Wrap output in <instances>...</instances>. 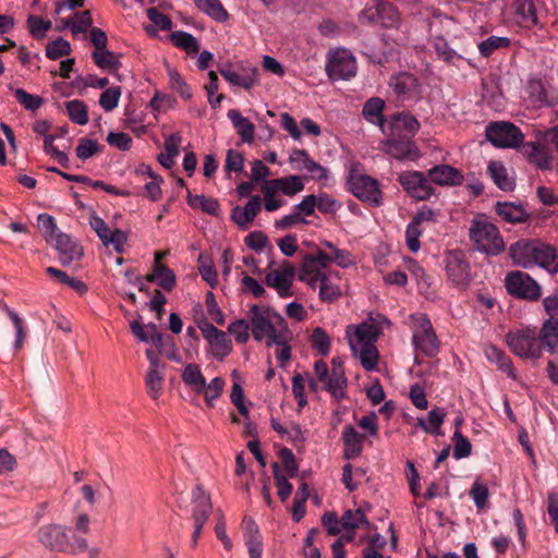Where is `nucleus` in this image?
I'll list each match as a JSON object with an SVG mask.
<instances>
[{
	"label": "nucleus",
	"instance_id": "obj_1",
	"mask_svg": "<svg viewBox=\"0 0 558 558\" xmlns=\"http://www.w3.org/2000/svg\"><path fill=\"white\" fill-rule=\"evenodd\" d=\"M252 335L255 340L263 341L267 347H275V356L280 367L291 359V347L288 344L290 330L282 316L268 307L254 304L247 312Z\"/></svg>",
	"mask_w": 558,
	"mask_h": 558
},
{
	"label": "nucleus",
	"instance_id": "obj_2",
	"mask_svg": "<svg viewBox=\"0 0 558 558\" xmlns=\"http://www.w3.org/2000/svg\"><path fill=\"white\" fill-rule=\"evenodd\" d=\"M389 325L390 322L385 315L369 312L361 324L347 327V337L352 353L366 371L376 368L379 353L375 343Z\"/></svg>",
	"mask_w": 558,
	"mask_h": 558
},
{
	"label": "nucleus",
	"instance_id": "obj_3",
	"mask_svg": "<svg viewBox=\"0 0 558 558\" xmlns=\"http://www.w3.org/2000/svg\"><path fill=\"white\" fill-rule=\"evenodd\" d=\"M469 235L481 253L497 256L505 251L506 245L498 228L484 217L472 220Z\"/></svg>",
	"mask_w": 558,
	"mask_h": 558
},
{
	"label": "nucleus",
	"instance_id": "obj_4",
	"mask_svg": "<svg viewBox=\"0 0 558 558\" xmlns=\"http://www.w3.org/2000/svg\"><path fill=\"white\" fill-rule=\"evenodd\" d=\"M412 330V344L417 354L435 356L439 352L440 343L433 328L430 319L425 314L410 316Z\"/></svg>",
	"mask_w": 558,
	"mask_h": 558
},
{
	"label": "nucleus",
	"instance_id": "obj_5",
	"mask_svg": "<svg viewBox=\"0 0 558 558\" xmlns=\"http://www.w3.org/2000/svg\"><path fill=\"white\" fill-rule=\"evenodd\" d=\"M506 342L510 350L522 359L537 360L542 356V344L534 327L510 330L506 335Z\"/></svg>",
	"mask_w": 558,
	"mask_h": 558
},
{
	"label": "nucleus",
	"instance_id": "obj_6",
	"mask_svg": "<svg viewBox=\"0 0 558 558\" xmlns=\"http://www.w3.org/2000/svg\"><path fill=\"white\" fill-rule=\"evenodd\" d=\"M357 70L356 59L351 50L336 48L328 52L326 72L330 80H350Z\"/></svg>",
	"mask_w": 558,
	"mask_h": 558
},
{
	"label": "nucleus",
	"instance_id": "obj_7",
	"mask_svg": "<svg viewBox=\"0 0 558 558\" xmlns=\"http://www.w3.org/2000/svg\"><path fill=\"white\" fill-rule=\"evenodd\" d=\"M289 162L294 170L305 172L308 179L322 182L324 186H330L335 181L330 170L316 162L305 149H293Z\"/></svg>",
	"mask_w": 558,
	"mask_h": 558
},
{
	"label": "nucleus",
	"instance_id": "obj_8",
	"mask_svg": "<svg viewBox=\"0 0 558 558\" xmlns=\"http://www.w3.org/2000/svg\"><path fill=\"white\" fill-rule=\"evenodd\" d=\"M347 185L348 190L360 201L373 207L383 204V192L376 179L367 174L350 173Z\"/></svg>",
	"mask_w": 558,
	"mask_h": 558
},
{
	"label": "nucleus",
	"instance_id": "obj_9",
	"mask_svg": "<svg viewBox=\"0 0 558 558\" xmlns=\"http://www.w3.org/2000/svg\"><path fill=\"white\" fill-rule=\"evenodd\" d=\"M219 73L230 85L242 87L245 90L252 89L259 82L257 66L247 61H241L234 65L230 63L220 65Z\"/></svg>",
	"mask_w": 558,
	"mask_h": 558
},
{
	"label": "nucleus",
	"instance_id": "obj_10",
	"mask_svg": "<svg viewBox=\"0 0 558 558\" xmlns=\"http://www.w3.org/2000/svg\"><path fill=\"white\" fill-rule=\"evenodd\" d=\"M507 292L517 299L537 301L542 295L539 283L529 274L521 270H513L505 278Z\"/></svg>",
	"mask_w": 558,
	"mask_h": 558
},
{
	"label": "nucleus",
	"instance_id": "obj_11",
	"mask_svg": "<svg viewBox=\"0 0 558 558\" xmlns=\"http://www.w3.org/2000/svg\"><path fill=\"white\" fill-rule=\"evenodd\" d=\"M488 142L499 148H514L523 142L521 130L511 122H492L486 126Z\"/></svg>",
	"mask_w": 558,
	"mask_h": 558
},
{
	"label": "nucleus",
	"instance_id": "obj_12",
	"mask_svg": "<svg viewBox=\"0 0 558 558\" xmlns=\"http://www.w3.org/2000/svg\"><path fill=\"white\" fill-rule=\"evenodd\" d=\"M192 518L194 520V532L192 534V547H196L204 524L207 522L213 505L210 496L204 490L202 485H197L192 490Z\"/></svg>",
	"mask_w": 558,
	"mask_h": 558
},
{
	"label": "nucleus",
	"instance_id": "obj_13",
	"mask_svg": "<svg viewBox=\"0 0 558 558\" xmlns=\"http://www.w3.org/2000/svg\"><path fill=\"white\" fill-rule=\"evenodd\" d=\"M71 530L61 524L49 523L37 530V541L47 549L58 553H68L70 549Z\"/></svg>",
	"mask_w": 558,
	"mask_h": 558
},
{
	"label": "nucleus",
	"instance_id": "obj_14",
	"mask_svg": "<svg viewBox=\"0 0 558 558\" xmlns=\"http://www.w3.org/2000/svg\"><path fill=\"white\" fill-rule=\"evenodd\" d=\"M328 254L317 251L315 254L304 256L298 278L300 281L315 289L318 282L327 276Z\"/></svg>",
	"mask_w": 558,
	"mask_h": 558
},
{
	"label": "nucleus",
	"instance_id": "obj_15",
	"mask_svg": "<svg viewBox=\"0 0 558 558\" xmlns=\"http://www.w3.org/2000/svg\"><path fill=\"white\" fill-rule=\"evenodd\" d=\"M359 20L361 23L376 24L385 28H396L401 21L398 10L388 2H380L375 8L363 10Z\"/></svg>",
	"mask_w": 558,
	"mask_h": 558
},
{
	"label": "nucleus",
	"instance_id": "obj_16",
	"mask_svg": "<svg viewBox=\"0 0 558 558\" xmlns=\"http://www.w3.org/2000/svg\"><path fill=\"white\" fill-rule=\"evenodd\" d=\"M398 181L403 190L417 201H426L435 192L428 175L421 171H403L399 174Z\"/></svg>",
	"mask_w": 558,
	"mask_h": 558
},
{
	"label": "nucleus",
	"instance_id": "obj_17",
	"mask_svg": "<svg viewBox=\"0 0 558 558\" xmlns=\"http://www.w3.org/2000/svg\"><path fill=\"white\" fill-rule=\"evenodd\" d=\"M448 280L456 287L465 288L470 282V264L461 251H449L444 257Z\"/></svg>",
	"mask_w": 558,
	"mask_h": 558
},
{
	"label": "nucleus",
	"instance_id": "obj_18",
	"mask_svg": "<svg viewBox=\"0 0 558 558\" xmlns=\"http://www.w3.org/2000/svg\"><path fill=\"white\" fill-rule=\"evenodd\" d=\"M199 329L214 359L222 361L232 352V341L225 331L208 322L201 324Z\"/></svg>",
	"mask_w": 558,
	"mask_h": 558
},
{
	"label": "nucleus",
	"instance_id": "obj_19",
	"mask_svg": "<svg viewBox=\"0 0 558 558\" xmlns=\"http://www.w3.org/2000/svg\"><path fill=\"white\" fill-rule=\"evenodd\" d=\"M295 278L294 267L287 260L278 269L266 274L265 283L267 287L277 291L282 299L292 295L291 288Z\"/></svg>",
	"mask_w": 558,
	"mask_h": 558
},
{
	"label": "nucleus",
	"instance_id": "obj_20",
	"mask_svg": "<svg viewBox=\"0 0 558 558\" xmlns=\"http://www.w3.org/2000/svg\"><path fill=\"white\" fill-rule=\"evenodd\" d=\"M389 87L401 100L417 99L421 95V85L417 78L408 72H400L389 80Z\"/></svg>",
	"mask_w": 558,
	"mask_h": 558
},
{
	"label": "nucleus",
	"instance_id": "obj_21",
	"mask_svg": "<svg viewBox=\"0 0 558 558\" xmlns=\"http://www.w3.org/2000/svg\"><path fill=\"white\" fill-rule=\"evenodd\" d=\"M538 241L519 240L511 244L509 254L514 265L522 268L535 266V254H537Z\"/></svg>",
	"mask_w": 558,
	"mask_h": 558
},
{
	"label": "nucleus",
	"instance_id": "obj_22",
	"mask_svg": "<svg viewBox=\"0 0 558 558\" xmlns=\"http://www.w3.org/2000/svg\"><path fill=\"white\" fill-rule=\"evenodd\" d=\"M50 244L58 251L60 262L63 266H69L72 262L78 259L83 255L82 246L70 235L61 231L56 235V238H53V241Z\"/></svg>",
	"mask_w": 558,
	"mask_h": 558
},
{
	"label": "nucleus",
	"instance_id": "obj_23",
	"mask_svg": "<svg viewBox=\"0 0 558 558\" xmlns=\"http://www.w3.org/2000/svg\"><path fill=\"white\" fill-rule=\"evenodd\" d=\"M429 182L439 186H459L463 183L464 177L460 170L449 165H438L427 172Z\"/></svg>",
	"mask_w": 558,
	"mask_h": 558
},
{
	"label": "nucleus",
	"instance_id": "obj_24",
	"mask_svg": "<svg viewBox=\"0 0 558 558\" xmlns=\"http://www.w3.org/2000/svg\"><path fill=\"white\" fill-rule=\"evenodd\" d=\"M260 197L258 195H253L250 197L245 206H235L231 210V219L240 229L245 230L254 221L260 210Z\"/></svg>",
	"mask_w": 558,
	"mask_h": 558
},
{
	"label": "nucleus",
	"instance_id": "obj_25",
	"mask_svg": "<svg viewBox=\"0 0 558 558\" xmlns=\"http://www.w3.org/2000/svg\"><path fill=\"white\" fill-rule=\"evenodd\" d=\"M385 149L388 155L398 160H417L421 157L420 149L411 140H387Z\"/></svg>",
	"mask_w": 558,
	"mask_h": 558
},
{
	"label": "nucleus",
	"instance_id": "obj_26",
	"mask_svg": "<svg viewBox=\"0 0 558 558\" xmlns=\"http://www.w3.org/2000/svg\"><path fill=\"white\" fill-rule=\"evenodd\" d=\"M242 526L250 558H262L263 539L255 520L245 515L242 520Z\"/></svg>",
	"mask_w": 558,
	"mask_h": 558
},
{
	"label": "nucleus",
	"instance_id": "obj_27",
	"mask_svg": "<svg viewBox=\"0 0 558 558\" xmlns=\"http://www.w3.org/2000/svg\"><path fill=\"white\" fill-rule=\"evenodd\" d=\"M385 106L381 98L373 97L363 105L362 116L367 122L377 125L384 134H388L389 121L384 117Z\"/></svg>",
	"mask_w": 558,
	"mask_h": 558
},
{
	"label": "nucleus",
	"instance_id": "obj_28",
	"mask_svg": "<svg viewBox=\"0 0 558 558\" xmlns=\"http://www.w3.org/2000/svg\"><path fill=\"white\" fill-rule=\"evenodd\" d=\"M542 350L555 354L558 353V318H547L543 322L537 332Z\"/></svg>",
	"mask_w": 558,
	"mask_h": 558
},
{
	"label": "nucleus",
	"instance_id": "obj_29",
	"mask_svg": "<svg viewBox=\"0 0 558 558\" xmlns=\"http://www.w3.org/2000/svg\"><path fill=\"white\" fill-rule=\"evenodd\" d=\"M535 266L551 275L558 274V250L555 246L538 241Z\"/></svg>",
	"mask_w": 558,
	"mask_h": 558
},
{
	"label": "nucleus",
	"instance_id": "obj_30",
	"mask_svg": "<svg viewBox=\"0 0 558 558\" xmlns=\"http://www.w3.org/2000/svg\"><path fill=\"white\" fill-rule=\"evenodd\" d=\"M365 436L360 434L354 426L347 425L342 430V440L344 445L343 457L347 460L357 458L362 452V445Z\"/></svg>",
	"mask_w": 558,
	"mask_h": 558
},
{
	"label": "nucleus",
	"instance_id": "obj_31",
	"mask_svg": "<svg viewBox=\"0 0 558 558\" xmlns=\"http://www.w3.org/2000/svg\"><path fill=\"white\" fill-rule=\"evenodd\" d=\"M228 119L231 121L238 135L243 143L252 144L255 136V125L236 109H230L227 112Z\"/></svg>",
	"mask_w": 558,
	"mask_h": 558
},
{
	"label": "nucleus",
	"instance_id": "obj_32",
	"mask_svg": "<svg viewBox=\"0 0 558 558\" xmlns=\"http://www.w3.org/2000/svg\"><path fill=\"white\" fill-rule=\"evenodd\" d=\"M523 155L530 162L539 169H549L551 166V157L547 148L536 142H529L522 146Z\"/></svg>",
	"mask_w": 558,
	"mask_h": 558
},
{
	"label": "nucleus",
	"instance_id": "obj_33",
	"mask_svg": "<svg viewBox=\"0 0 558 558\" xmlns=\"http://www.w3.org/2000/svg\"><path fill=\"white\" fill-rule=\"evenodd\" d=\"M487 172L494 183L502 191L510 192L515 187V181L501 161L493 160L487 166Z\"/></svg>",
	"mask_w": 558,
	"mask_h": 558
},
{
	"label": "nucleus",
	"instance_id": "obj_34",
	"mask_svg": "<svg viewBox=\"0 0 558 558\" xmlns=\"http://www.w3.org/2000/svg\"><path fill=\"white\" fill-rule=\"evenodd\" d=\"M484 354L488 361L495 363L497 367L501 372L506 373L510 379L515 380V374L512 362L510 357L505 354L504 351H501L494 344H488L484 349Z\"/></svg>",
	"mask_w": 558,
	"mask_h": 558
},
{
	"label": "nucleus",
	"instance_id": "obj_35",
	"mask_svg": "<svg viewBox=\"0 0 558 558\" xmlns=\"http://www.w3.org/2000/svg\"><path fill=\"white\" fill-rule=\"evenodd\" d=\"M0 310L3 311L10 320L13 324V327L15 329V340L13 343V348L15 351H19L27 337V329L25 327L24 319L15 312L13 308L8 306L7 303L0 301Z\"/></svg>",
	"mask_w": 558,
	"mask_h": 558
},
{
	"label": "nucleus",
	"instance_id": "obj_36",
	"mask_svg": "<svg viewBox=\"0 0 558 558\" xmlns=\"http://www.w3.org/2000/svg\"><path fill=\"white\" fill-rule=\"evenodd\" d=\"M497 214L507 222H522L527 218V213L520 204L500 203L496 204Z\"/></svg>",
	"mask_w": 558,
	"mask_h": 558
},
{
	"label": "nucleus",
	"instance_id": "obj_37",
	"mask_svg": "<svg viewBox=\"0 0 558 558\" xmlns=\"http://www.w3.org/2000/svg\"><path fill=\"white\" fill-rule=\"evenodd\" d=\"M146 280L148 282L156 281L161 289L170 291L175 284L177 277L169 267L157 264L154 266L153 274L148 275Z\"/></svg>",
	"mask_w": 558,
	"mask_h": 558
},
{
	"label": "nucleus",
	"instance_id": "obj_38",
	"mask_svg": "<svg viewBox=\"0 0 558 558\" xmlns=\"http://www.w3.org/2000/svg\"><path fill=\"white\" fill-rule=\"evenodd\" d=\"M196 8L217 22H226L229 17L227 10L219 0H193Z\"/></svg>",
	"mask_w": 558,
	"mask_h": 558
},
{
	"label": "nucleus",
	"instance_id": "obj_39",
	"mask_svg": "<svg viewBox=\"0 0 558 558\" xmlns=\"http://www.w3.org/2000/svg\"><path fill=\"white\" fill-rule=\"evenodd\" d=\"M420 126V122L413 114L404 112L391 116L388 123V128H390L391 131L395 129H402L409 132L412 136L417 133Z\"/></svg>",
	"mask_w": 558,
	"mask_h": 558
},
{
	"label": "nucleus",
	"instance_id": "obj_40",
	"mask_svg": "<svg viewBox=\"0 0 558 558\" xmlns=\"http://www.w3.org/2000/svg\"><path fill=\"white\" fill-rule=\"evenodd\" d=\"M61 177L70 182H76L82 184H88L94 189H101L106 191L109 194L117 195V196H125L128 195L126 192L118 190L116 186L105 183L104 181H93L90 178L86 175H77V174H70V173H61Z\"/></svg>",
	"mask_w": 558,
	"mask_h": 558
},
{
	"label": "nucleus",
	"instance_id": "obj_41",
	"mask_svg": "<svg viewBox=\"0 0 558 558\" xmlns=\"http://www.w3.org/2000/svg\"><path fill=\"white\" fill-rule=\"evenodd\" d=\"M92 58L101 70L113 71L121 66L120 56L110 50H94Z\"/></svg>",
	"mask_w": 558,
	"mask_h": 558
},
{
	"label": "nucleus",
	"instance_id": "obj_42",
	"mask_svg": "<svg viewBox=\"0 0 558 558\" xmlns=\"http://www.w3.org/2000/svg\"><path fill=\"white\" fill-rule=\"evenodd\" d=\"M187 204L191 207H198L202 211L211 215L217 216L219 211V203L217 199L213 197L205 196L203 194L201 195H192L190 192L187 193L186 197Z\"/></svg>",
	"mask_w": 558,
	"mask_h": 558
},
{
	"label": "nucleus",
	"instance_id": "obj_43",
	"mask_svg": "<svg viewBox=\"0 0 558 558\" xmlns=\"http://www.w3.org/2000/svg\"><path fill=\"white\" fill-rule=\"evenodd\" d=\"M510 46V39L505 36H489L488 38L482 40L478 45V51L482 57L488 58L496 50L505 49Z\"/></svg>",
	"mask_w": 558,
	"mask_h": 558
},
{
	"label": "nucleus",
	"instance_id": "obj_44",
	"mask_svg": "<svg viewBox=\"0 0 558 558\" xmlns=\"http://www.w3.org/2000/svg\"><path fill=\"white\" fill-rule=\"evenodd\" d=\"M275 182H278L277 186H279V192L286 196H294L304 190V182L300 175L293 174L278 178L275 179Z\"/></svg>",
	"mask_w": 558,
	"mask_h": 558
},
{
	"label": "nucleus",
	"instance_id": "obj_45",
	"mask_svg": "<svg viewBox=\"0 0 558 558\" xmlns=\"http://www.w3.org/2000/svg\"><path fill=\"white\" fill-rule=\"evenodd\" d=\"M526 93L529 94L531 101L535 106L543 107V106L550 105V102L547 98L546 89L541 80H537V78L529 80L527 85H526Z\"/></svg>",
	"mask_w": 558,
	"mask_h": 558
},
{
	"label": "nucleus",
	"instance_id": "obj_46",
	"mask_svg": "<svg viewBox=\"0 0 558 558\" xmlns=\"http://www.w3.org/2000/svg\"><path fill=\"white\" fill-rule=\"evenodd\" d=\"M13 92H14L16 101L25 110L34 112V111L38 110L44 104V99L40 96L29 94L23 88H15V89H13Z\"/></svg>",
	"mask_w": 558,
	"mask_h": 558
},
{
	"label": "nucleus",
	"instance_id": "obj_47",
	"mask_svg": "<svg viewBox=\"0 0 558 558\" xmlns=\"http://www.w3.org/2000/svg\"><path fill=\"white\" fill-rule=\"evenodd\" d=\"M66 111L72 122L78 125H85L88 122L87 108L81 100H71L66 102Z\"/></svg>",
	"mask_w": 558,
	"mask_h": 558
},
{
	"label": "nucleus",
	"instance_id": "obj_48",
	"mask_svg": "<svg viewBox=\"0 0 558 558\" xmlns=\"http://www.w3.org/2000/svg\"><path fill=\"white\" fill-rule=\"evenodd\" d=\"M37 225L48 243H52L53 238L60 232L54 218L49 214H40L37 217Z\"/></svg>",
	"mask_w": 558,
	"mask_h": 558
},
{
	"label": "nucleus",
	"instance_id": "obj_49",
	"mask_svg": "<svg viewBox=\"0 0 558 558\" xmlns=\"http://www.w3.org/2000/svg\"><path fill=\"white\" fill-rule=\"evenodd\" d=\"M171 38L177 47L187 52H197L199 50L197 39L190 33L178 31L172 33Z\"/></svg>",
	"mask_w": 558,
	"mask_h": 558
},
{
	"label": "nucleus",
	"instance_id": "obj_50",
	"mask_svg": "<svg viewBox=\"0 0 558 558\" xmlns=\"http://www.w3.org/2000/svg\"><path fill=\"white\" fill-rule=\"evenodd\" d=\"M93 23L92 14L89 11H82L75 14L74 20H69L65 26L70 28L73 35H77L87 31Z\"/></svg>",
	"mask_w": 558,
	"mask_h": 558
},
{
	"label": "nucleus",
	"instance_id": "obj_51",
	"mask_svg": "<svg viewBox=\"0 0 558 558\" xmlns=\"http://www.w3.org/2000/svg\"><path fill=\"white\" fill-rule=\"evenodd\" d=\"M248 330H251V324L248 318L247 319H235L232 322L229 327L228 331L230 335H232L238 343H246L250 337Z\"/></svg>",
	"mask_w": 558,
	"mask_h": 558
},
{
	"label": "nucleus",
	"instance_id": "obj_52",
	"mask_svg": "<svg viewBox=\"0 0 558 558\" xmlns=\"http://www.w3.org/2000/svg\"><path fill=\"white\" fill-rule=\"evenodd\" d=\"M452 439L454 440L453 457L457 460L468 458L472 452L470 440L462 435L460 429H454Z\"/></svg>",
	"mask_w": 558,
	"mask_h": 558
},
{
	"label": "nucleus",
	"instance_id": "obj_53",
	"mask_svg": "<svg viewBox=\"0 0 558 558\" xmlns=\"http://www.w3.org/2000/svg\"><path fill=\"white\" fill-rule=\"evenodd\" d=\"M342 204L327 193H319L316 195V208L322 214H336Z\"/></svg>",
	"mask_w": 558,
	"mask_h": 558
},
{
	"label": "nucleus",
	"instance_id": "obj_54",
	"mask_svg": "<svg viewBox=\"0 0 558 558\" xmlns=\"http://www.w3.org/2000/svg\"><path fill=\"white\" fill-rule=\"evenodd\" d=\"M209 82L205 85V89L207 93V98L210 107L216 109L220 106L223 95H216L218 92V76L216 72L209 71L208 73Z\"/></svg>",
	"mask_w": 558,
	"mask_h": 558
},
{
	"label": "nucleus",
	"instance_id": "obj_55",
	"mask_svg": "<svg viewBox=\"0 0 558 558\" xmlns=\"http://www.w3.org/2000/svg\"><path fill=\"white\" fill-rule=\"evenodd\" d=\"M70 51V43L61 37L49 43L46 47V56L50 60H57L65 54H69Z\"/></svg>",
	"mask_w": 558,
	"mask_h": 558
},
{
	"label": "nucleus",
	"instance_id": "obj_56",
	"mask_svg": "<svg viewBox=\"0 0 558 558\" xmlns=\"http://www.w3.org/2000/svg\"><path fill=\"white\" fill-rule=\"evenodd\" d=\"M517 13L521 17V23L525 26H533L537 23V15L534 4L530 0L519 2Z\"/></svg>",
	"mask_w": 558,
	"mask_h": 558
},
{
	"label": "nucleus",
	"instance_id": "obj_57",
	"mask_svg": "<svg viewBox=\"0 0 558 558\" xmlns=\"http://www.w3.org/2000/svg\"><path fill=\"white\" fill-rule=\"evenodd\" d=\"M120 96L121 88L119 86L107 88L100 95L99 105L105 111H111L118 106Z\"/></svg>",
	"mask_w": 558,
	"mask_h": 558
},
{
	"label": "nucleus",
	"instance_id": "obj_58",
	"mask_svg": "<svg viewBox=\"0 0 558 558\" xmlns=\"http://www.w3.org/2000/svg\"><path fill=\"white\" fill-rule=\"evenodd\" d=\"M317 286H319V298L323 301L332 302L341 294L339 287L329 280L328 275Z\"/></svg>",
	"mask_w": 558,
	"mask_h": 558
},
{
	"label": "nucleus",
	"instance_id": "obj_59",
	"mask_svg": "<svg viewBox=\"0 0 558 558\" xmlns=\"http://www.w3.org/2000/svg\"><path fill=\"white\" fill-rule=\"evenodd\" d=\"M198 271L204 281L211 288H216L218 283L216 268L210 260H205L202 255L198 257Z\"/></svg>",
	"mask_w": 558,
	"mask_h": 558
},
{
	"label": "nucleus",
	"instance_id": "obj_60",
	"mask_svg": "<svg viewBox=\"0 0 558 558\" xmlns=\"http://www.w3.org/2000/svg\"><path fill=\"white\" fill-rule=\"evenodd\" d=\"M312 347L322 355H327L329 353L330 338L323 328L317 327L314 329L312 335Z\"/></svg>",
	"mask_w": 558,
	"mask_h": 558
},
{
	"label": "nucleus",
	"instance_id": "obj_61",
	"mask_svg": "<svg viewBox=\"0 0 558 558\" xmlns=\"http://www.w3.org/2000/svg\"><path fill=\"white\" fill-rule=\"evenodd\" d=\"M168 74L171 87L181 96V98L190 99L192 97V92L183 77L173 69L168 70Z\"/></svg>",
	"mask_w": 558,
	"mask_h": 558
},
{
	"label": "nucleus",
	"instance_id": "obj_62",
	"mask_svg": "<svg viewBox=\"0 0 558 558\" xmlns=\"http://www.w3.org/2000/svg\"><path fill=\"white\" fill-rule=\"evenodd\" d=\"M421 226L413 222L412 220L409 222L405 229V243L409 250L413 253H416L421 247L420 238L422 235Z\"/></svg>",
	"mask_w": 558,
	"mask_h": 558
},
{
	"label": "nucleus",
	"instance_id": "obj_63",
	"mask_svg": "<svg viewBox=\"0 0 558 558\" xmlns=\"http://www.w3.org/2000/svg\"><path fill=\"white\" fill-rule=\"evenodd\" d=\"M279 458L282 461V465L288 476L294 478L299 474V464L296 463L294 453L291 449L284 447L279 450Z\"/></svg>",
	"mask_w": 558,
	"mask_h": 558
},
{
	"label": "nucleus",
	"instance_id": "obj_64",
	"mask_svg": "<svg viewBox=\"0 0 558 558\" xmlns=\"http://www.w3.org/2000/svg\"><path fill=\"white\" fill-rule=\"evenodd\" d=\"M27 26L32 36L39 39L46 36L47 31L51 27V22L44 21L40 16L29 15Z\"/></svg>",
	"mask_w": 558,
	"mask_h": 558
}]
</instances>
